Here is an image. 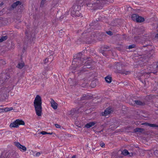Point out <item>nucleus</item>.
I'll return each mask as SVG.
<instances>
[{
  "instance_id": "1",
  "label": "nucleus",
  "mask_w": 158,
  "mask_h": 158,
  "mask_svg": "<svg viewBox=\"0 0 158 158\" xmlns=\"http://www.w3.org/2000/svg\"><path fill=\"white\" fill-rule=\"evenodd\" d=\"M90 1L91 0H84V3L87 6L89 7L94 6L98 9H101L104 5L108 4L113 2V0H98L96 2L92 3L90 2Z\"/></svg>"
},
{
  "instance_id": "2",
  "label": "nucleus",
  "mask_w": 158,
  "mask_h": 158,
  "mask_svg": "<svg viewBox=\"0 0 158 158\" xmlns=\"http://www.w3.org/2000/svg\"><path fill=\"white\" fill-rule=\"evenodd\" d=\"M42 104L41 97L39 95H37L34 101V105L36 114L39 116H41L42 114Z\"/></svg>"
},
{
  "instance_id": "3",
  "label": "nucleus",
  "mask_w": 158,
  "mask_h": 158,
  "mask_svg": "<svg viewBox=\"0 0 158 158\" xmlns=\"http://www.w3.org/2000/svg\"><path fill=\"white\" fill-rule=\"evenodd\" d=\"M82 56V53L80 52L74 56V59L72 61V66L71 67L72 69L74 70L81 66L82 61H83V60L85 61L83 59H81Z\"/></svg>"
},
{
  "instance_id": "4",
  "label": "nucleus",
  "mask_w": 158,
  "mask_h": 158,
  "mask_svg": "<svg viewBox=\"0 0 158 158\" xmlns=\"http://www.w3.org/2000/svg\"><path fill=\"white\" fill-rule=\"evenodd\" d=\"M81 6H80L75 4L70 9L71 15L73 17H79L81 15L80 12Z\"/></svg>"
},
{
  "instance_id": "5",
  "label": "nucleus",
  "mask_w": 158,
  "mask_h": 158,
  "mask_svg": "<svg viewBox=\"0 0 158 158\" xmlns=\"http://www.w3.org/2000/svg\"><path fill=\"white\" fill-rule=\"evenodd\" d=\"M10 88L8 87H2L0 89V98L3 100L6 99L9 95Z\"/></svg>"
},
{
  "instance_id": "6",
  "label": "nucleus",
  "mask_w": 158,
  "mask_h": 158,
  "mask_svg": "<svg viewBox=\"0 0 158 158\" xmlns=\"http://www.w3.org/2000/svg\"><path fill=\"white\" fill-rule=\"evenodd\" d=\"M84 60L85 61H84V60H83V62H82L83 64H81L82 65L84 64L83 63H84V65L83 66L82 69L80 70L81 73L87 71L86 69L91 68L90 66L92 63V60L90 58H87L86 60Z\"/></svg>"
},
{
  "instance_id": "7",
  "label": "nucleus",
  "mask_w": 158,
  "mask_h": 158,
  "mask_svg": "<svg viewBox=\"0 0 158 158\" xmlns=\"http://www.w3.org/2000/svg\"><path fill=\"white\" fill-rule=\"evenodd\" d=\"M114 69H116L115 72L116 73L121 74H125L127 75L130 73L129 71H125V70L122 69V64L119 63L117 62L114 66Z\"/></svg>"
},
{
  "instance_id": "8",
  "label": "nucleus",
  "mask_w": 158,
  "mask_h": 158,
  "mask_svg": "<svg viewBox=\"0 0 158 158\" xmlns=\"http://www.w3.org/2000/svg\"><path fill=\"white\" fill-rule=\"evenodd\" d=\"M10 77V72L8 70L3 71L0 76V81L2 82L3 84Z\"/></svg>"
},
{
  "instance_id": "9",
  "label": "nucleus",
  "mask_w": 158,
  "mask_h": 158,
  "mask_svg": "<svg viewBox=\"0 0 158 158\" xmlns=\"http://www.w3.org/2000/svg\"><path fill=\"white\" fill-rule=\"evenodd\" d=\"M24 121L21 119H17L14 122L10 124V127L17 128L19 127V125H25Z\"/></svg>"
},
{
  "instance_id": "10",
  "label": "nucleus",
  "mask_w": 158,
  "mask_h": 158,
  "mask_svg": "<svg viewBox=\"0 0 158 158\" xmlns=\"http://www.w3.org/2000/svg\"><path fill=\"white\" fill-rule=\"evenodd\" d=\"M7 158H18V154L14 151H11L10 152H6Z\"/></svg>"
},
{
  "instance_id": "11",
  "label": "nucleus",
  "mask_w": 158,
  "mask_h": 158,
  "mask_svg": "<svg viewBox=\"0 0 158 158\" xmlns=\"http://www.w3.org/2000/svg\"><path fill=\"white\" fill-rule=\"evenodd\" d=\"M82 37L83 39H86V41H90L92 39V38L90 37V34L89 33H87L85 31L82 34Z\"/></svg>"
},
{
  "instance_id": "12",
  "label": "nucleus",
  "mask_w": 158,
  "mask_h": 158,
  "mask_svg": "<svg viewBox=\"0 0 158 158\" xmlns=\"http://www.w3.org/2000/svg\"><path fill=\"white\" fill-rule=\"evenodd\" d=\"M15 145L21 151H26L27 150V148L25 146L21 145L18 142H15Z\"/></svg>"
},
{
  "instance_id": "13",
  "label": "nucleus",
  "mask_w": 158,
  "mask_h": 158,
  "mask_svg": "<svg viewBox=\"0 0 158 158\" xmlns=\"http://www.w3.org/2000/svg\"><path fill=\"white\" fill-rule=\"evenodd\" d=\"M21 2L19 1H17L16 2L13 3L10 7L8 9V10H12L14 8H15L17 6L21 5Z\"/></svg>"
},
{
  "instance_id": "14",
  "label": "nucleus",
  "mask_w": 158,
  "mask_h": 158,
  "mask_svg": "<svg viewBox=\"0 0 158 158\" xmlns=\"http://www.w3.org/2000/svg\"><path fill=\"white\" fill-rule=\"evenodd\" d=\"M112 111L111 108L109 107L107 108L104 112L101 113V115L102 116H106L107 115L110 114Z\"/></svg>"
},
{
  "instance_id": "15",
  "label": "nucleus",
  "mask_w": 158,
  "mask_h": 158,
  "mask_svg": "<svg viewBox=\"0 0 158 158\" xmlns=\"http://www.w3.org/2000/svg\"><path fill=\"white\" fill-rule=\"evenodd\" d=\"M81 109V108L79 109H73L70 111V113L69 114L73 115L75 114H77L79 113V112H81L82 111L80 110Z\"/></svg>"
},
{
  "instance_id": "16",
  "label": "nucleus",
  "mask_w": 158,
  "mask_h": 158,
  "mask_svg": "<svg viewBox=\"0 0 158 158\" xmlns=\"http://www.w3.org/2000/svg\"><path fill=\"white\" fill-rule=\"evenodd\" d=\"M51 106L55 110L57 109L58 104L53 100L51 98Z\"/></svg>"
},
{
  "instance_id": "17",
  "label": "nucleus",
  "mask_w": 158,
  "mask_h": 158,
  "mask_svg": "<svg viewBox=\"0 0 158 158\" xmlns=\"http://www.w3.org/2000/svg\"><path fill=\"white\" fill-rule=\"evenodd\" d=\"M25 34L26 35L25 39L26 40V41H28V40H30L32 36L30 32L28 31H26L25 32Z\"/></svg>"
},
{
  "instance_id": "18",
  "label": "nucleus",
  "mask_w": 158,
  "mask_h": 158,
  "mask_svg": "<svg viewBox=\"0 0 158 158\" xmlns=\"http://www.w3.org/2000/svg\"><path fill=\"white\" fill-rule=\"evenodd\" d=\"M96 122H89L86 124L85 126V127H86L87 128H90L92 127L93 126H94L96 124Z\"/></svg>"
},
{
  "instance_id": "19",
  "label": "nucleus",
  "mask_w": 158,
  "mask_h": 158,
  "mask_svg": "<svg viewBox=\"0 0 158 158\" xmlns=\"http://www.w3.org/2000/svg\"><path fill=\"white\" fill-rule=\"evenodd\" d=\"M98 37H97L96 39L98 40L99 41L102 40V38L105 35L104 33H100L98 32Z\"/></svg>"
},
{
  "instance_id": "20",
  "label": "nucleus",
  "mask_w": 158,
  "mask_h": 158,
  "mask_svg": "<svg viewBox=\"0 0 158 158\" xmlns=\"http://www.w3.org/2000/svg\"><path fill=\"white\" fill-rule=\"evenodd\" d=\"M155 53V51L154 50H151L148 53V54L147 56V58H150L153 56V54Z\"/></svg>"
},
{
  "instance_id": "21",
  "label": "nucleus",
  "mask_w": 158,
  "mask_h": 158,
  "mask_svg": "<svg viewBox=\"0 0 158 158\" xmlns=\"http://www.w3.org/2000/svg\"><path fill=\"white\" fill-rule=\"evenodd\" d=\"M130 104L132 105H134L135 104H136L137 105H141L143 104V103L139 100H135L133 102H131Z\"/></svg>"
},
{
  "instance_id": "22",
  "label": "nucleus",
  "mask_w": 158,
  "mask_h": 158,
  "mask_svg": "<svg viewBox=\"0 0 158 158\" xmlns=\"http://www.w3.org/2000/svg\"><path fill=\"white\" fill-rule=\"evenodd\" d=\"M143 124H144L146 126H148L151 127H158V125H157L155 124H152L150 123H145Z\"/></svg>"
},
{
  "instance_id": "23",
  "label": "nucleus",
  "mask_w": 158,
  "mask_h": 158,
  "mask_svg": "<svg viewBox=\"0 0 158 158\" xmlns=\"http://www.w3.org/2000/svg\"><path fill=\"white\" fill-rule=\"evenodd\" d=\"M144 129L139 128H136L134 129V131L135 132H139L142 133L144 132Z\"/></svg>"
},
{
  "instance_id": "24",
  "label": "nucleus",
  "mask_w": 158,
  "mask_h": 158,
  "mask_svg": "<svg viewBox=\"0 0 158 158\" xmlns=\"http://www.w3.org/2000/svg\"><path fill=\"white\" fill-rule=\"evenodd\" d=\"M98 32H93L91 35H90V37L92 38V39L93 38H94L95 39H96L97 37H98Z\"/></svg>"
},
{
  "instance_id": "25",
  "label": "nucleus",
  "mask_w": 158,
  "mask_h": 158,
  "mask_svg": "<svg viewBox=\"0 0 158 158\" xmlns=\"http://www.w3.org/2000/svg\"><path fill=\"white\" fill-rule=\"evenodd\" d=\"M91 97L88 96L86 95H83V96L81 98V100L82 101L84 100H88L91 99Z\"/></svg>"
},
{
  "instance_id": "26",
  "label": "nucleus",
  "mask_w": 158,
  "mask_h": 158,
  "mask_svg": "<svg viewBox=\"0 0 158 158\" xmlns=\"http://www.w3.org/2000/svg\"><path fill=\"white\" fill-rule=\"evenodd\" d=\"M144 20V19L143 18L139 15L137 18L136 22L138 23H141L143 22Z\"/></svg>"
},
{
  "instance_id": "27",
  "label": "nucleus",
  "mask_w": 158,
  "mask_h": 158,
  "mask_svg": "<svg viewBox=\"0 0 158 158\" xmlns=\"http://www.w3.org/2000/svg\"><path fill=\"white\" fill-rule=\"evenodd\" d=\"M105 79L106 82L110 83L111 82L112 77L110 76H108L105 78Z\"/></svg>"
},
{
  "instance_id": "28",
  "label": "nucleus",
  "mask_w": 158,
  "mask_h": 158,
  "mask_svg": "<svg viewBox=\"0 0 158 158\" xmlns=\"http://www.w3.org/2000/svg\"><path fill=\"white\" fill-rule=\"evenodd\" d=\"M138 16L137 14H133L132 15L131 18L133 21H136Z\"/></svg>"
},
{
  "instance_id": "29",
  "label": "nucleus",
  "mask_w": 158,
  "mask_h": 158,
  "mask_svg": "<svg viewBox=\"0 0 158 158\" xmlns=\"http://www.w3.org/2000/svg\"><path fill=\"white\" fill-rule=\"evenodd\" d=\"M3 112H7L8 111H10L13 109V108L12 107H11L10 108L6 107L4 109H2Z\"/></svg>"
},
{
  "instance_id": "30",
  "label": "nucleus",
  "mask_w": 158,
  "mask_h": 158,
  "mask_svg": "<svg viewBox=\"0 0 158 158\" xmlns=\"http://www.w3.org/2000/svg\"><path fill=\"white\" fill-rule=\"evenodd\" d=\"M129 152L126 149L124 150L122 152L121 154L125 156H127L128 155Z\"/></svg>"
},
{
  "instance_id": "31",
  "label": "nucleus",
  "mask_w": 158,
  "mask_h": 158,
  "mask_svg": "<svg viewBox=\"0 0 158 158\" xmlns=\"http://www.w3.org/2000/svg\"><path fill=\"white\" fill-rule=\"evenodd\" d=\"M24 66V63H19L17 65L19 69H22L23 67Z\"/></svg>"
},
{
  "instance_id": "32",
  "label": "nucleus",
  "mask_w": 158,
  "mask_h": 158,
  "mask_svg": "<svg viewBox=\"0 0 158 158\" xmlns=\"http://www.w3.org/2000/svg\"><path fill=\"white\" fill-rule=\"evenodd\" d=\"M6 61L2 59H0V66H2L6 64Z\"/></svg>"
},
{
  "instance_id": "33",
  "label": "nucleus",
  "mask_w": 158,
  "mask_h": 158,
  "mask_svg": "<svg viewBox=\"0 0 158 158\" xmlns=\"http://www.w3.org/2000/svg\"><path fill=\"white\" fill-rule=\"evenodd\" d=\"M7 38L8 37L7 35L2 36L0 39V42H1L3 41L6 40Z\"/></svg>"
},
{
  "instance_id": "34",
  "label": "nucleus",
  "mask_w": 158,
  "mask_h": 158,
  "mask_svg": "<svg viewBox=\"0 0 158 158\" xmlns=\"http://www.w3.org/2000/svg\"><path fill=\"white\" fill-rule=\"evenodd\" d=\"M6 152H3L1 154L0 158H7V155H6Z\"/></svg>"
},
{
  "instance_id": "35",
  "label": "nucleus",
  "mask_w": 158,
  "mask_h": 158,
  "mask_svg": "<svg viewBox=\"0 0 158 158\" xmlns=\"http://www.w3.org/2000/svg\"><path fill=\"white\" fill-rule=\"evenodd\" d=\"M136 46V45L134 44L130 45L128 47H127V48L131 49L132 48H135Z\"/></svg>"
},
{
  "instance_id": "36",
  "label": "nucleus",
  "mask_w": 158,
  "mask_h": 158,
  "mask_svg": "<svg viewBox=\"0 0 158 158\" xmlns=\"http://www.w3.org/2000/svg\"><path fill=\"white\" fill-rule=\"evenodd\" d=\"M136 155L135 153V152H129L128 154V156L129 157H132L134 156H135Z\"/></svg>"
},
{
  "instance_id": "37",
  "label": "nucleus",
  "mask_w": 158,
  "mask_h": 158,
  "mask_svg": "<svg viewBox=\"0 0 158 158\" xmlns=\"http://www.w3.org/2000/svg\"><path fill=\"white\" fill-rule=\"evenodd\" d=\"M95 81H92L91 83V86L92 87H94L95 86H96V84Z\"/></svg>"
},
{
  "instance_id": "38",
  "label": "nucleus",
  "mask_w": 158,
  "mask_h": 158,
  "mask_svg": "<svg viewBox=\"0 0 158 158\" xmlns=\"http://www.w3.org/2000/svg\"><path fill=\"white\" fill-rule=\"evenodd\" d=\"M102 48L103 49H108L110 48V47L107 45H104L102 46Z\"/></svg>"
},
{
  "instance_id": "39",
  "label": "nucleus",
  "mask_w": 158,
  "mask_h": 158,
  "mask_svg": "<svg viewBox=\"0 0 158 158\" xmlns=\"http://www.w3.org/2000/svg\"><path fill=\"white\" fill-rule=\"evenodd\" d=\"M154 155L156 156H158V150H156L155 151H153Z\"/></svg>"
},
{
  "instance_id": "40",
  "label": "nucleus",
  "mask_w": 158,
  "mask_h": 158,
  "mask_svg": "<svg viewBox=\"0 0 158 158\" xmlns=\"http://www.w3.org/2000/svg\"><path fill=\"white\" fill-rule=\"evenodd\" d=\"M64 32V29H62L61 30L59 31V35H60L62 34V33Z\"/></svg>"
},
{
  "instance_id": "41",
  "label": "nucleus",
  "mask_w": 158,
  "mask_h": 158,
  "mask_svg": "<svg viewBox=\"0 0 158 158\" xmlns=\"http://www.w3.org/2000/svg\"><path fill=\"white\" fill-rule=\"evenodd\" d=\"M45 3V2L44 1H43L42 0L41 2L40 6L41 7H43L44 6V5Z\"/></svg>"
},
{
  "instance_id": "42",
  "label": "nucleus",
  "mask_w": 158,
  "mask_h": 158,
  "mask_svg": "<svg viewBox=\"0 0 158 158\" xmlns=\"http://www.w3.org/2000/svg\"><path fill=\"white\" fill-rule=\"evenodd\" d=\"M106 33L107 34H108L110 35H113V33H112V32L110 31H106Z\"/></svg>"
},
{
  "instance_id": "43",
  "label": "nucleus",
  "mask_w": 158,
  "mask_h": 158,
  "mask_svg": "<svg viewBox=\"0 0 158 158\" xmlns=\"http://www.w3.org/2000/svg\"><path fill=\"white\" fill-rule=\"evenodd\" d=\"M40 133L43 135H44L48 134V132L45 131H42L40 132Z\"/></svg>"
},
{
  "instance_id": "44",
  "label": "nucleus",
  "mask_w": 158,
  "mask_h": 158,
  "mask_svg": "<svg viewBox=\"0 0 158 158\" xmlns=\"http://www.w3.org/2000/svg\"><path fill=\"white\" fill-rule=\"evenodd\" d=\"M11 133H12V132L11 131H6L5 132V134H6V135L11 134Z\"/></svg>"
},
{
  "instance_id": "45",
  "label": "nucleus",
  "mask_w": 158,
  "mask_h": 158,
  "mask_svg": "<svg viewBox=\"0 0 158 158\" xmlns=\"http://www.w3.org/2000/svg\"><path fill=\"white\" fill-rule=\"evenodd\" d=\"M100 145L102 148H104L105 146V144L104 143H100Z\"/></svg>"
},
{
  "instance_id": "46",
  "label": "nucleus",
  "mask_w": 158,
  "mask_h": 158,
  "mask_svg": "<svg viewBox=\"0 0 158 158\" xmlns=\"http://www.w3.org/2000/svg\"><path fill=\"white\" fill-rule=\"evenodd\" d=\"M55 125L57 128H60V126L58 124H55Z\"/></svg>"
},
{
  "instance_id": "47",
  "label": "nucleus",
  "mask_w": 158,
  "mask_h": 158,
  "mask_svg": "<svg viewBox=\"0 0 158 158\" xmlns=\"http://www.w3.org/2000/svg\"><path fill=\"white\" fill-rule=\"evenodd\" d=\"M48 61V59L46 58L45 59V60H44V63L46 64L47 63Z\"/></svg>"
},
{
  "instance_id": "48",
  "label": "nucleus",
  "mask_w": 158,
  "mask_h": 158,
  "mask_svg": "<svg viewBox=\"0 0 158 158\" xmlns=\"http://www.w3.org/2000/svg\"><path fill=\"white\" fill-rule=\"evenodd\" d=\"M40 154V152H37L36 154V156H39Z\"/></svg>"
},
{
  "instance_id": "49",
  "label": "nucleus",
  "mask_w": 158,
  "mask_h": 158,
  "mask_svg": "<svg viewBox=\"0 0 158 158\" xmlns=\"http://www.w3.org/2000/svg\"><path fill=\"white\" fill-rule=\"evenodd\" d=\"M69 11H67L66 12H65V15H69Z\"/></svg>"
},
{
  "instance_id": "50",
  "label": "nucleus",
  "mask_w": 158,
  "mask_h": 158,
  "mask_svg": "<svg viewBox=\"0 0 158 158\" xmlns=\"http://www.w3.org/2000/svg\"><path fill=\"white\" fill-rule=\"evenodd\" d=\"M156 68L158 69V62L156 63Z\"/></svg>"
},
{
  "instance_id": "51",
  "label": "nucleus",
  "mask_w": 158,
  "mask_h": 158,
  "mask_svg": "<svg viewBox=\"0 0 158 158\" xmlns=\"http://www.w3.org/2000/svg\"><path fill=\"white\" fill-rule=\"evenodd\" d=\"M4 4V3L3 2H2L0 4V6H2Z\"/></svg>"
},
{
  "instance_id": "52",
  "label": "nucleus",
  "mask_w": 158,
  "mask_h": 158,
  "mask_svg": "<svg viewBox=\"0 0 158 158\" xmlns=\"http://www.w3.org/2000/svg\"><path fill=\"white\" fill-rule=\"evenodd\" d=\"M3 110L2 109H0V113L3 112Z\"/></svg>"
},
{
  "instance_id": "53",
  "label": "nucleus",
  "mask_w": 158,
  "mask_h": 158,
  "mask_svg": "<svg viewBox=\"0 0 158 158\" xmlns=\"http://www.w3.org/2000/svg\"><path fill=\"white\" fill-rule=\"evenodd\" d=\"M152 73H153L154 74H156L157 72H152Z\"/></svg>"
},
{
  "instance_id": "54",
  "label": "nucleus",
  "mask_w": 158,
  "mask_h": 158,
  "mask_svg": "<svg viewBox=\"0 0 158 158\" xmlns=\"http://www.w3.org/2000/svg\"><path fill=\"white\" fill-rule=\"evenodd\" d=\"M76 156L75 155H73L72 156V158H76Z\"/></svg>"
},
{
  "instance_id": "55",
  "label": "nucleus",
  "mask_w": 158,
  "mask_h": 158,
  "mask_svg": "<svg viewBox=\"0 0 158 158\" xmlns=\"http://www.w3.org/2000/svg\"><path fill=\"white\" fill-rule=\"evenodd\" d=\"M155 37L156 38H158V33L156 34L155 35Z\"/></svg>"
},
{
  "instance_id": "56",
  "label": "nucleus",
  "mask_w": 158,
  "mask_h": 158,
  "mask_svg": "<svg viewBox=\"0 0 158 158\" xmlns=\"http://www.w3.org/2000/svg\"><path fill=\"white\" fill-rule=\"evenodd\" d=\"M53 134V133L52 132V133H48V134H50V135H52Z\"/></svg>"
},
{
  "instance_id": "57",
  "label": "nucleus",
  "mask_w": 158,
  "mask_h": 158,
  "mask_svg": "<svg viewBox=\"0 0 158 158\" xmlns=\"http://www.w3.org/2000/svg\"><path fill=\"white\" fill-rule=\"evenodd\" d=\"M63 18H64V17H63V16H60V19H63Z\"/></svg>"
},
{
  "instance_id": "58",
  "label": "nucleus",
  "mask_w": 158,
  "mask_h": 158,
  "mask_svg": "<svg viewBox=\"0 0 158 158\" xmlns=\"http://www.w3.org/2000/svg\"><path fill=\"white\" fill-rule=\"evenodd\" d=\"M76 126H77V127H81L80 126H79V125L77 124V125H76Z\"/></svg>"
},
{
  "instance_id": "59",
  "label": "nucleus",
  "mask_w": 158,
  "mask_h": 158,
  "mask_svg": "<svg viewBox=\"0 0 158 158\" xmlns=\"http://www.w3.org/2000/svg\"><path fill=\"white\" fill-rule=\"evenodd\" d=\"M5 9V8L3 9L2 10V11H1V12H2V13L3 12V10H4Z\"/></svg>"
},
{
  "instance_id": "60",
  "label": "nucleus",
  "mask_w": 158,
  "mask_h": 158,
  "mask_svg": "<svg viewBox=\"0 0 158 158\" xmlns=\"http://www.w3.org/2000/svg\"><path fill=\"white\" fill-rule=\"evenodd\" d=\"M147 46H148V45H146L143 46V47H145Z\"/></svg>"
},
{
  "instance_id": "61",
  "label": "nucleus",
  "mask_w": 158,
  "mask_h": 158,
  "mask_svg": "<svg viewBox=\"0 0 158 158\" xmlns=\"http://www.w3.org/2000/svg\"><path fill=\"white\" fill-rule=\"evenodd\" d=\"M103 131V130H102L101 131H100L99 132H102V131Z\"/></svg>"
},
{
  "instance_id": "62",
  "label": "nucleus",
  "mask_w": 158,
  "mask_h": 158,
  "mask_svg": "<svg viewBox=\"0 0 158 158\" xmlns=\"http://www.w3.org/2000/svg\"><path fill=\"white\" fill-rule=\"evenodd\" d=\"M2 106H0V107H2Z\"/></svg>"
},
{
  "instance_id": "63",
  "label": "nucleus",
  "mask_w": 158,
  "mask_h": 158,
  "mask_svg": "<svg viewBox=\"0 0 158 158\" xmlns=\"http://www.w3.org/2000/svg\"><path fill=\"white\" fill-rule=\"evenodd\" d=\"M1 12H0V14H3V13H1Z\"/></svg>"
},
{
  "instance_id": "64",
  "label": "nucleus",
  "mask_w": 158,
  "mask_h": 158,
  "mask_svg": "<svg viewBox=\"0 0 158 158\" xmlns=\"http://www.w3.org/2000/svg\"><path fill=\"white\" fill-rule=\"evenodd\" d=\"M101 52H102L103 51V50H101Z\"/></svg>"
}]
</instances>
